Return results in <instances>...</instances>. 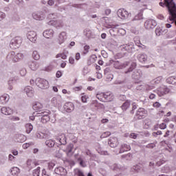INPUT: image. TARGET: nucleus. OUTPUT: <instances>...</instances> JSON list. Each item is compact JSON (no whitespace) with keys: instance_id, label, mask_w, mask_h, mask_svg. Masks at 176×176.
Returning a JSON list of instances; mask_svg holds the SVG:
<instances>
[{"instance_id":"obj_1","label":"nucleus","mask_w":176,"mask_h":176,"mask_svg":"<svg viewBox=\"0 0 176 176\" xmlns=\"http://www.w3.org/2000/svg\"><path fill=\"white\" fill-rule=\"evenodd\" d=\"M35 116L41 118L42 123H47L50 120V111L49 110H43L34 113V116H30V120H35Z\"/></svg>"},{"instance_id":"obj_2","label":"nucleus","mask_w":176,"mask_h":176,"mask_svg":"<svg viewBox=\"0 0 176 176\" xmlns=\"http://www.w3.org/2000/svg\"><path fill=\"white\" fill-rule=\"evenodd\" d=\"M146 115H148V111L144 108H140L135 113L134 120H141V119L146 118Z\"/></svg>"},{"instance_id":"obj_3","label":"nucleus","mask_w":176,"mask_h":176,"mask_svg":"<svg viewBox=\"0 0 176 176\" xmlns=\"http://www.w3.org/2000/svg\"><path fill=\"white\" fill-rule=\"evenodd\" d=\"M111 64L116 69H123V68L130 65V62L122 63L119 60H111Z\"/></svg>"},{"instance_id":"obj_4","label":"nucleus","mask_w":176,"mask_h":176,"mask_svg":"<svg viewBox=\"0 0 176 176\" xmlns=\"http://www.w3.org/2000/svg\"><path fill=\"white\" fill-rule=\"evenodd\" d=\"M21 43H23V39L20 36H16L11 40L10 46L12 49H19L21 46Z\"/></svg>"},{"instance_id":"obj_5","label":"nucleus","mask_w":176,"mask_h":176,"mask_svg":"<svg viewBox=\"0 0 176 176\" xmlns=\"http://www.w3.org/2000/svg\"><path fill=\"white\" fill-rule=\"evenodd\" d=\"M35 83L39 89H49V81L43 78H37Z\"/></svg>"},{"instance_id":"obj_6","label":"nucleus","mask_w":176,"mask_h":176,"mask_svg":"<svg viewBox=\"0 0 176 176\" xmlns=\"http://www.w3.org/2000/svg\"><path fill=\"white\" fill-rule=\"evenodd\" d=\"M119 49L123 52H127L128 53H131V52H134L135 47H134V43L131 42L128 44L120 45Z\"/></svg>"},{"instance_id":"obj_7","label":"nucleus","mask_w":176,"mask_h":176,"mask_svg":"<svg viewBox=\"0 0 176 176\" xmlns=\"http://www.w3.org/2000/svg\"><path fill=\"white\" fill-rule=\"evenodd\" d=\"M154 93H157L159 97H163V96H166V94L170 93V89L166 86H162L155 90Z\"/></svg>"},{"instance_id":"obj_8","label":"nucleus","mask_w":176,"mask_h":176,"mask_svg":"<svg viewBox=\"0 0 176 176\" xmlns=\"http://www.w3.org/2000/svg\"><path fill=\"white\" fill-rule=\"evenodd\" d=\"M63 102H64V100H63L61 96H56L51 100V104L52 107H61Z\"/></svg>"},{"instance_id":"obj_9","label":"nucleus","mask_w":176,"mask_h":176,"mask_svg":"<svg viewBox=\"0 0 176 176\" xmlns=\"http://www.w3.org/2000/svg\"><path fill=\"white\" fill-rule=\"evenodd\" d=\"M48 25H52V27H55L58 30L60 28H63L64 27V22L63 20H51L47 23Z\"/></svg>"},{"instance_id":"obj_10","label":"nucleus","mask_w":176,"mask_h":176,"mask_svg":"<svg viewBox=\"0 0 176 176\" xmlns=\"http://www.w3.org/2000/svg\"><path fill=\"white\" fill-rule=\"evenodd\" d=\"M117 14L122 20H126V19L131 17V14L129 13V12L124 9H119L117 12Z\"/></svg>"},{"instance_id":"obj_11","label":"nucleus","mask_w":176,"mask_h":176,"mask_svg":"<svg viewBox=\"0 0 176 176\" xmlns=\"http://www.w3.org/2000/svg\"><path fill=\"white\" fill-rule=\"evenodd\" d=\"M156 25H157V23H156V21L153 19H148L144 23V27L146 30H153Z\"/></svg>"},{"instance_id":"obj_12","label":"nucleus","mask_w":176,"mask_h":176,"mask_svg":"<svg viewBox=\"0 0 176 176\" xmlns=\"http://www.w3.org/2000/svg\"><path fill=\"white\" fill-rule=\"evenodd\" d=\"M64 109L68 113H71L75 109V105L71 102H66L64 105Z\"/></svg>"},{"instance_id":"obj_13","label":"nucleus","mask_w":176,"mask_h":176,"mask_svg":"<svg viewBox=\"0 0 176 176\" xmlns=\"http://www.w3.org/2000/svg\"><path fill=\"white\" fill-rule=\"evenodd\" d=\"M23 91L28 97H34V94H35V91L31 86L25 87L23 89Z\"/></svg>"},{"instance_id":"obj_14","label":"nucleus","mask_w":176,"mask_h":176,"mask_svg":"<svg viewBox=\"0 0 176 176\" xmlns=\"http://www.w3.org/2000/svg\"><path fill=\"white\" fill-rule=\"evenodd\" d=\"M65 41H67V32H62L58 36V43L59 45H63Z\"/></svg>"},{"instance_id":"obj_15","label":"nucleus","mask_w":176,"mask_h":176,"mask_svg":"<svg viewBox=\"0 0 176 176\" xmlns=\"http://www.w3.org/2000/svg\"><path fill=\"white\" fill-rule=\"evenodd\" d=\"M56 140L60 142V145H65L67 144V137L64 133L58 135L56 136Z\"/></svg>"},{"instance_id":"obj_16","label":"nucleus","mask_w":176,"mask_h":176,"mask_svg":"<svg viewBox=\"0 0 176 176\" xmlns=\"http://www.w3.org/2000/svg\"><path fill=\"white\" fill-rule=\"evenodd\" d=\"M32 17L34 20H43L45 19V14L42 12H34L32 13Z\"/></svg>"},{"instance_id":"obj_17","label":"nucleus","mask_w":176,"mask_h":176,"mask_svg":"<svg viewBox=\"0 0 176 176\" xmlns=\"http://www.w3.org/2000/svg\"><path fill=\"white\" fill-rule=\"evenodd\" d=\"M43 35L44 38H47V39H50L51 38H53L54 35V30L52 29H47L43 32Z\"/></svg>"},{"instance_id":"obj_18","label":"nucleus","mask_w":176,"mask_h":176,"mask_svg":"<svg viewBox=\"0 0 176 176\" xmlns=\"http://www.w3.org/2000/svg\"><path fill=\"white\" fill-rule=\"evenodd\" d=\"M108 143L111 148H116V146L119 145V140H118V138L113 137V138H111L109 140Z\"/></svg>"},{"instance_id":"obj_19","label":"nucleus","mask_w":176,"mask_h":176,"mask_svg":"<svg viewBox=\"0 0 176 176\" xmlns=\"http://www.w3.org/2000/svg\"><path fill=\"white\" fill-rule=\"evenodd\" d=\"M101 96H102L103 98L106 101L111 102L113 100V94L111 92L101 93Z\"/></svg>"},{"instance_id":"obj_20","label":"nucleus","mask_w":176,"mask_h":176,"mask_svg":"<svg viewBox=\"0 0 176 176\" xmlns=\"http://www.w3.org/2000/svg\"><path fill=\"white\" fill-rule=\"evenodd\" d=\"M27 38L28 39H29V41H30V42H36V32L34 31L28 32L27 34Z\"/></svg>"},{"instance_id":"obj_21","label":"nucleus","mask_w":176,"mask_h":176,"mask_svg":"<svg viewBox=\"0 0 176 176\" xmlns=\"http://www.w3.org/2000/svg\"><path fill=\"white\" fill-rule=\"evenodd\" d=\"M131 76L133 79H140L141 77L142 76V72H141L140 69H135L132 72Z\"/></svg>"},{"instance_id":"obj_22","label":"nucleus","mask_w":176,"mask_h":176,"mask_svg":"<svg viewBox=\"0 0 176 176\" xmlns=\"http://www.w3.org/2000/svg\"><path fill=\"white\" fill-rule=\"evenodd\" d=\"M28 67L32 71H36L39 68V63L37 61H30L28 63Z\"/></svg>"},{"instance_id":"obj_23","label":"nucleus","mask_w":176,"mask_h":176,"mask_svg":"<svg viewBox=\"0 0 176 176\" xmlns=\"http://www.w3.org/2000/svg\"><path fill=\"white\" fill-rule=\"evenodd\" d=\"M55 174H57L58 175H67V170L64 168L63 167H58L56 168L55 170Z\"/></svg>"},{"instance_id":"obj_24","label":"nucleus","mask_w":176,"mask_h":176,"mask_svg":"<svg viewBox=\"0 0 176 176\" xmlns=\"http://www.w3.org/2000/svg\"><path fill=\"white\" fill-rule=\"evenodd\" d=\"M1 112L3 115H12L13 113V109L10 107H3L1 109Z\"/></svg>"},{"instance_id":"obj_25","label":"nucleus","mask_w":176,"mask_h":176,"mask_svg":"<svg viewBox=\"0 0 176 176\" xmlns=\"http://www.w3.org/2000/svg\"><path fill=\"white\" fill-rule=\"evenodd\" d=\"M131 149L130 144L124 143L121 145L120 149V153H124V152H127Z\"/></svg>"},{"instance_id":"obj_26","label":"nucleus","mask_w":176,"mask_h":176,"mask_svg":"<svg viewBox=\"0 0 176 176\" xmlns=\"http://www.w3.org/2000/svg\"><path fill=\"white\" fill-rule=\"evenodd\" d=\"M7 61H12V63H16V53L13 51L10 52L7 55Z\"/></svg>"},{"instance_id":"obj_27","label":"nucleus","mask_w":176,"mask_h":176,"mask_svg":"<svg viewBox=\"0 0 176 176\" xmlns=\"http://www.w3.org/2000/svg\"><path fill=\"white\" fill-rule=\"evenodd\" d=\"M138 60L140 63H145L146 61H148V56L145 54H139L138 55Z\"/></svg>"},{"instance_id":"obj_28","label":"nucleus","mask_w":176,"mask_h":176,"mask_svg":"<svg viewBox=\"0 0 176 176\" xmlns=\"http://www.w3.org/2000/svg\"><path fill=\"white\" fill-rule=\"evenodd\" d=\"M9 95L8 94H3L1 96H0V104H2L3 105H5L8 101H9Z\"/></svg>"},{"instance_id":"obj_29","label":"nucleus","mask_w":176,"mask_h":176,"mask_svg":"<svg viewBox=\"0 0 176 176\" xmlns=\"http://www.w3.org/2000/svg\"><path fill=\"white\" fill-rule=\"evenodd\" d=\"M36 137L40 140H47L49 138V135H47V133L41 132L36 133Z\"/></svg>"},{"instance_id":"obj_30","label":"nucleus","mask_w":176,"mask_h":176,"mask_svg":"<svg viewBox=\"0 0 176 176\" xmlns=\"http://www.w3.org/2000/svg\"><path fill=\"white\" fill-rule=\"evenodd\" d=\"M43 108V105L42 104V103H41L39 102H36L33 104L34 111H38V112H39L41 111V109H42Z\"/></svg>"},{"instance_id":"obj_31","label":"nucleus","mask_w":176,"mask_h":176,"mask_svg":"<svg viewBox=\"0 0 176 176\" xmlns=\"http://www.w3.org/2000/svg\"><path fill=\"white\" fill-rule=\"evenodd\" d=\"M137 67V63L135 62L131 63V66L129 69L125 72V74H130V72H134L135 71V67Z\"/></svg>"},{"instance_id":"obj_32","label":"nucleus","mask_w":176,"mask_h":176,"mask_svg":"<svg viewBox=\"0 0 176 176\" xmlns=\"http://www.w3.org/2000/svg\"><path fill=\"white\" fill-rule=\"evenodd\" d=\"M14 83H16V78L13 77L10 78V80L8 81V90H13Z\"/></svg>"},{"instance_id":"obj_33","label":"nucleus","mask_w":176,"mask_h":176,"mask_svg":"<svg viewBox=\"0 0 176 176\" xmlns=\"http://www.w3.org/2000/svg\"><path fill=\"white\" fill-rule=\"evenodd\" d=\"M10 173L12 175L17 176L20 174V169L17 167H13L10 169Z\"/></svg>"},{"instance_id":"obj_34","label":"nucleus","mask_w":176,"mask_h":176,"mask_svg":"<svg viewBox=\"0 0 176 176\" xmlns=\"http://www.w3.org/2000/svg\"><path fill=\"white\" fill-rule=\"evenodd\" d=\"M166 82L169 85H176V77L170 76L166 79Z\"/></svg>"},{"instance_id":"obj_35","label":"nucleus","mask_w":176,"mask_h":176,"mask_svg":"<svg viewBox=\"0 0 176 176\" xmlns=\"http://www.w3.org/2000/svg\"><path fill=\"white\" fill-rule=\"evenodd\" d=\"M66 152L68 157H71V156L74 155V153L72 152V145L67 146L66 148Z\"/></svg>"},{"instance_id":"obj_36","label":"nucleus","mask_w":176,"mask_h":176,"mask_svg":"<svg viewBox=\"0 0 176 176\" xmlns=\"http://www.w3.org/2000/svg\"><path fill=\"white\" fill-rule=\"evenodd\" d=\"M25 129L27 133L30 134V133H31L34 129V126H32L30 123H28L25 124Z\"/></svg>"},{"instance_id":"obj_37","label":"nucleus","mask_w":176,"mask_h":176,"mask_svg":"<svg viewBox=\"0 0 176 176\" xmlns=\"http://www.w3.org/2000/svg\"><path fill=\"white\" fill-rule=\"evenodd\" d=\"M56 142L53 140H48L45 141V145H47V146H48L49 148H53Z\"/></svg>"},{"instance_id":"obj_38","label":"nucleus","mask_w":176,"mask_h":176,"mask_svg":"<svg viewBox=\"0 0 176 176\" xmlns=\"http://www.w3.org/2000/svg\"><path fill=\"white\" fill-rule=\"evenodd\" d=\"M121 108L123 111H126L128 108H130V101L126 100L122 104Z\"/></svg>"},{"instance_id":"obj_39","label":"nucleus","mask_w":176,"mask_h":176,"mask_svg":"<svg viewBox=\"0 0 176 176\" xmlns=\"http://www.w3.org/2000/svg\"><path fill=\"white\" fill-rule=\"evenodd\" d=\"M24 58V54L21 53H18L15 55V63L20 61V60H23Z\"/></svg>"},{"instance_id":"obj_40","label":"nucleus","mask_w":176,"mask_h":176,"mask_svg":"<svg viewBox=\"0 0 176 176\" xmlns=\"http://www.w3.org/2000/svg\"><path fill=\"white\" fill-rule=\"evenodd\" d=\"M27 166H28V168H30V170H31L35 167V163L34 162V161H32L31 160H28L27 161Z\"/></svg>"},{"instance_id":"obj_41","label":"nucleus","mask_w":176,"mask_h":176,"mask_svg":"<svg viewBox=\"0 0 176 176\" xmlns=\"http://www.w3.org/2000/svg\"><path fill=\"white\" fill-rule=\"evenodd\" d=\"M32 58L34 60H39V58H41V56L39 55V53H38V51L33 52Z\"/></svg>"},{"instance_id":"obj_42","label":"nucleus","mask_w":176,"mask_h":176,"mask_svg":"<svg viewBox=\"0 0 176 176\" xmlns=\"http://www.w3.org/2000/svg\"><path fill=\"white\" fill-rule=\"evenodd\" d=\"M80 166H81V167H86V162H85V160H83V159H82V157H78L77 159Z\"/></svg>"},{"instance_id":"obj_43","label":"nucleus","mask_w":176,"mask_h":176,"mask_svg":"<svg viewBox=\"0 0 176 176\" xmlns=\"http://www.w3.org/2000/svg\"><path fill=\"white\" fill-rule=\"evenodd\" d=\"M134 42L136 45V46H138V47H142V46H144V45H142V43H141V41H140V38H138V37H135L134 38Z\"/></svg>"},{"instance_id":"obj_44","label":"nucleus","mask_w":176,"mask_h":176,"mask_svg":"<svg viewBox=\"0 0 176 176\" xmlns=\"http://www.w3.org/2000/svg\"><path fill=\"white\" fill-rule=\"evenodd\" d=\"M176 35V31H170L167 34V38L169 39H171V38H174V36Z\"/></svg>"},{"instance_id":"obj_45","label":"nucleus","mask_w":176,"mask_h":176,"mask_svg":"<svg viewBox=\"0 0 176 176\" xmlns=\"http://www.w3.org/2000/svg\"><path fill=\"white\" fill-rule=\"evenodd\" d=\"M81 100L82 102L86 103L87 102V99H89V96L87 95H85V94H81Z\"/></svg>"},{"instance_id":"obj_46","label":"nucleus","mask_w":176,"mask_h":176,"mask_svg":"<svg viewBox=\"0 0 176 176\" xmlns=\"http://www.w3.org/2000/svg\"><path fill=\"white\" fill-rule=\"evenodd\" d=\"M39 174H41V167H38L36 169L33 170L34 176H39Z\"/></svg>"},{"instance_id":"obj_47","label":"nucleus","mask_w":176,"mask_h":176,"mask_svg":"<svg viewBox=\"0 0 176 176\" xmlns=\"http://www.w3.org/2000/svg\"><path fill=\"white\" fill-rule=\"evenodd\" d=\"M60 57H61V58L63 60H67V55L64 53H62V54H58L56 56V58H60Z\"/></svg>"},{"instance_id":"obj_48","label":"nucleus","mask_w":176,"mask_h":176,"mask_svg":"<svg viewBox=\"0 0 176 176\" xmlns=\"http://www.w3.org/2000/svg\"><path fill=\"white\" fill-rule=\"evenodd\" d=\"M155 34H156L157 36H160V35H162V34H163V30L160 28H157L155 29Z\"/></svg>"},{"instance_id":"obj_49","label":"nucleus","mask_w":176,"mask_h":176,"mask_svg":"<svg viewBox=\"0 0 176 176\" xmlns=\"http://www.w3.org/2000/svg\"><path fill=\"white\" fill-rule=\"evenodd\" d=\"M56 166V163L54 161H51L48 163V168L49 170H53V168Z\"/></svg>"},{"instance_id":"obj_50","label":"nucleus","mask_w":176,"mask_h":176,"mask_svg":"<svg viewBox=\"0 0 176 176\" xmlns=\"http://www.w3.org/2000/svg\"><path fill=\"white\" fill-rule=\"evenodd\" d=\"M111 169L117 171V170L120 169V165H118V164H114L111 166Z\"/></svg>"},{"instance_id":"obj_51","label":"nucleus","mask_w":176,"mask_h":176,"mask_svg":"<svg viewBox=\"0 0 176 176\" xmlns=\"http://www.w3.org/2000/svg\"><path fill=\"white\" fill-rule=\"evenodd\" d=\"M10 120H12V122H19V120H20V118L12 116L10 117Z\"/></svg>"},{"instance_id":"obj_52","label":"nucleus","mask_w":176,"mask_h":176,"mask_svg":"<svg viewBox=\"0 0 176 176\" xmlns=\"http://www.w3.org/2000/svg\"><path fill=\"white\" fill-rule=\"evenodd\" d=\"M31 145H34V143L32 142H30V143H25L23 144V149H27L28 148H30V146H31Z\"/></svg>"},{"instance_id":"obj_53","label":"nucleus","mask_w":176,"mask_h":176,"mask_svg":"<svg viewBox=\"0 0 176 176\" xmlns=\"http://www.w3.org/2000/svg\"><path fill=\"white\" fill-rule=\"evenodd\" d=\"M55 157H58V159H61V157H63V154L61 153L60 150L56 151Z\"/></svg>"},{"instance_id":"obj_54","label":"nucleus","mask_w":176,"mask_h":176,"mask_svg":"<svg viewBox=\"0 0 176 176\" xmlns=\"http://www.w3.org/2000/svg\"><path fill=\"white\" fill-rule=\"evenodd\" d=\"M49 19L51 20H54L55 19H57L58 16L56 13L50 14L48 16Z\"/></svg>"},{"instance_id":"obj_55","label":"nucleus","mask_w":176,"mask_h":176,"mask_svg":"<svg viewBox=\"0 0 176 176\" xmlns=\"http://www.w3.org/2000/svg\"><path fill=\"white\" fill-rule=\"evenodd\" d=\"M95 107H96V108H98V109H104V108H105V106H104L103 104L98 103V102H97L95 104Z\"/></svg>"},{"instance_id":"obj_56","label":"nucleus","mask_w":176,"mask_h":176,"mask_svg":"<svg viewBox=\"0 0 176 176\" xmlns=\"http://www.w3.org/2000/svg\"><path fill=\"white\" fill-rule=\"evenodd\" d=\"M19 74H20L21 76H25V75L27 74V69H25L24 68L20 69Z\"/></svg>"},{"instance_id":"obj_57","label":"nucleus","mask_w":176,"mask_h":176,"mask_svg":"<svg viewBox=\"0 0 176 176\" xmlns=\"http://www.w3.org/2000/svg\"><path fill=\"white\" fill-rule=\"evenodd\" d=\"M161 81H162V77H157L155 79L153 80L152 82L155 83V85H158V83Z\"/></svg>"},{"instance_id":"obj_58","label":"nucleus","mask_w":176,"mask_h":176,"mask_svg":"<svg viewBox=\"0 0 176 176\" xmlns=\"http://www.w3.org/2000/svg\"><path fill=\"white\" fill-rule=\"evenodd\" d=\"M134 20L135 21L142 20V14L139 13L138 15L135 16Z\"/></svg>"},{"instance_id":"obj_59","label":"nucleus","mask_w":176,"mask_h":176,"mask_svg":"<svg viewBox=\"0 0 176 176\" xmlns=\"http://www.w3.org/2000/svg\"><path fill=\"white\" fill-rule=\"evenodd\" d=\"M89 50H90V46H89V45H85V46H84V52H83V54H88Z\"/></svg>"},{"instance_id":"obj_60","label":"nucleus","mask_w":176,"mask_h":176,"mask_svg":"<svg viewBox=\"0 0 176 176\" xmlns=\"http://www.w3.org/2000/svg\"><path fill=\"white\" fill-rule=\"evenodd\" d=\"M122 157L126 159V160H130L131 159V153H128L126 155H122Z\"/></svg>"},{"instance_id":"obj_61","label":"nucleus","mask_w":176,"mask_h":176,"mask_svg":"<svg viewBox=\"0 0 176 176\" xmlns=\"http://www.w3.org/2000/svg\"><path fill=\"white\" fill-rule=\"evenodd\" d=\"M133 170H134V171H136L137 173H138V171H140V170H141V166L140 165L133 166Z\"/></svg>"},{"instance_id":"obj_62","label":"nucleus","mask_w":176,"mask_h":176,"mask_svg":"<svg viewBox=\"0 0 176 176\" xmlns=\"http://www.w3.org/2000/svg\"><path fill=\"white\" fill-rule=\"evenodd\" d=\"M111 135V132H104L102 135V138H107V137H109Z\"/></svg>"},{"instance_id":"obj_63","label":"nucleus","mask_w":176,"mask_h":176,"mask_svg":"<svg viewBox=\"0 0 176 176\" xmlns=\"http://www.w3.org/2000/svg\"><path fill=\"white\" fill-rule=\"evenodd\" d=\"M154 108H160L162 107V104H160L159 102H155L153 104Z\"/></svg>"},{"instance_id":"obj_64","label":"nucleus","mask_w":176,"mask_h":176,"mask_svg":"<svg viewBox=\"0 0 176 176\" xmlns=\"http://www.w3.org/2000/svg\"><path fill=\"white\" fill-rule=\"evenodd\" d=\"M96 98H98V100H99L100 101H104V100H103L104 97H102V96L101 95V93L98 94L96 95Z\"/></svg>"}]
</instances>
